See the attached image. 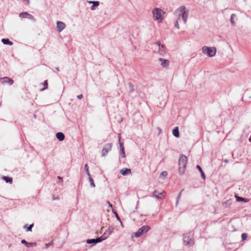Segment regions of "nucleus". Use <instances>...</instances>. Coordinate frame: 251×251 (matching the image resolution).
I'll return each mask as SVG.
<instances>
[{"label": "nucleus", "instance_id": "obj_1", "mask_svg": "<svg viewBox=\"0 0 251 251\" xmlns=\"http://www.w3.org/2000/svg\"><path fill=\"white\" fill-rule=\"evenodd\" d=\"M178 13V17L175 23V26L177 29H179V22L183 23L184 24L187 23L188 17V11L186 10L185 6L179 7L176 11Z\"/></svg>", "mask_w": 251, "mask_h": 251}, {"label": "nucleus", "instance_id": "obj_2", "mask_svg": "<svg viewBox=\"0 0 251 251\" xmlns=\"http://www.w3.org/2000/svg\"><path fill=\"white\" fill-rule=\"evenodd\" d=\"M187 163V157L183 154H181L179 159V174L180 175H183L185 171L186 165Z\"/></svg>", "mask_w": 251, "mask_h": 251}, {"label": "nucleus", "instance_id": "obj_3", "mask_svg": "<svg viewBox=\"0 0 251 251\" xmlns=\"http://www.w3.org/2000/svg\"><path fill=\"white\" fill-rule=\"evenodd\" d=\"M153 18L158 21V23H161L163 18L162 15L164 13L163 10L159 8H155L152 10Z\"/></svg>", "mask_w": 251, "mask_h": 251}, {"label": "nucleus", "instance_id": "obj_4", "mask_svg": "<svg viewBox=\"0 0 251 251\" xmlns=\"http://www.w3.org/2000/svg\"><path fill=\"white\" fill-rule=\"evenodd\" d=\"M202 52L209 57L214 56L216 54V49L215 47H208L204 46L202 49Z\"/></svg>", "mask_w": 251, "mask_h": 251}, {"label": "nucleus", "instance_id": "obj_5", "mask_svg": "<svg viewBox=\"0 0 251 251\" xmlns=\"http://www.w3.org/2000/svg\"><path fill=\"white\" fill-rule=\"evenodd\" d=\"M150 229V227L148 226H144L140 228L137 232L134 233L136 237H139L144 233L147 232Z\"/></svg>", "mask_w": 251, "mask_h": 251}, {"label": "nucleus", "instance_id": "obj_6", "mask_svg": "<svg viewBox=\"0 0 251 251\" xmlns=\"http://www.w3.org/2000/svg\"><path fill=\"white\" fill-rule=\"evenodd\" d=\"M183 241L186 245H189L190 246H192L194 243L192 237H191L190 233L184 234Z\"/></svg>", "mask_w": 251, "mask_h": 251}, {"label": "nucleus", "instance_id": "obj_7", "mask_svg": "<svg viewBox=\"0 0 251 251\" xmlns=\"http://www.w3.org/2000/svg\"><path fill=\"white\" fill-rule=\"evenodd\" d=\"M156 44L158 47V52L161 55H164L166 53V47L164 45L161 44L160 42L158 41Z\"/></svg>", "mask_w": 251, "mask_h": 251}, {"label": "nucleus", "instance_id": "obj_8", "mask_svg": "<svg viewBox=\"0 0 251 251\" xmlns=\"http://www.w3.org/2000/svg\"><path fill=\"white\" fill-rule=\"evenodd\" d=\"M112 147V143H108L106 144L102 150V156H105L106 154L111 151Z\"/></svg>", "mask_w": 251, "mask_h": 251}, {"label": "nucleus", "instance_id": "obj_9", "mask_svg": "<svg viewBox=\"0 0 251 251\" xmlns=\"http://www.w3.org/2000/svg\"><path fill=\"white\" fill-rule=\"evenodd\" d=\"M19 17L22 18H27L28 19L32 20L34 21H35V18H34V17L32 15L29 14L26 12H23L19 14Z\"/></svg>", "mask_w": 251, "mask_h": 251}, {"label": "nucleus", "instance_id": "obj_10", "mask_svg": "<svg viewBox=\"0 0 251 251\" xmlns=\"http://www.w3.org/2000/svg\"><path fill=\"white\" fill-rule=\"evenodd\" d=\"M0 82L3 83H8L9 85H12L14 83V81L8 77H4L0 78Z\"/></svg>", "mask_w": 251, "mask_h": 251}, {"label": "nucleus", "instance_id": "obj_11", "mask_svg": "<svg viewBox=\"0 0 251 251\" xmlns=\"http://www.w3.org/2000/svg\"><path fill=\"white\" fill-rule=\"evenodd\" d=\"M102 241H103V239L100 238V237H98L96 239H87L86 240V243L89 244H96L98 243L101 242Z\"/></svg>", "mask_w": 251, "mask_h": 251}, {"label": "nucleus", "instance_id": "obj_12", "mask_svg": "<svg viewBox=\"0 0 251 251\" xmlns=\"http://www.w3.org/2000/svg\"><path fill=\"white\" fill-rule=\"evenodd\" d=\"M65 27V24L62 22H57V29L59 32H61Z\"/></svg>", "mask_w": 251, "mask_h": 251}, {"label": "nucleus", "instance_id": "obj_13", "mask_svg": "<svg viewBox=\"0 0 251 251\" xmlns=\"http://www.w3.org/2000/svg\"><path fill=\"white\" fill-rule=\"evenodd\" d=\"M159 60L161 62V65L163 67L167 68L169 65V61L167 59L160 58Z\"/></svg>", "mask_w": 251, "mask_h": 251}, {"label": "nucleus", "instance_id": "obj_14", "mask_svg": "<svg viewBox=\"0 0 251 251\" xmlns=\"http://www.w3.org/2000/svg\"><path fill=\"white\" fill-rule=\"evenodd\" d=\"M232 203V201L231 199L227 200L222 203V206L224 208H229Z\"/></svg>", "mask_w": 251, "mask_h": 251}, {"label": "nucleus", "instance_id": "obj_15", "mask_svg": "<svg viewBox=\"0 0 251 251\" xmlns=\"http://www.w3.org/2000/svg\"><path fill=\"white\" fill-rule=\"evenodd\" d=\"M120 173L123 176H126L131 174V171L130 169L124 168L120 170Z\"/></svg>", "mask_w": 251, "mask_h": 251}, {"label": "nucleus", "instance_id": "obj_16", "mask_svg": "<svg viewBox=\"0 0 251 251\" xmlns=\"http://www.w3.org/2000/svg\"><path fill=\"white\" fill-rule=\"evenodd\" d=\"M120 140H121V136H120V134H119V144H120V150H121V153L122 154V157L124 158L126 156L123 144L120 142Z\"/></svg>", "mask_w": 251, "mask_h": 251}, {"label": "nucleus", "instance_id": "obj_17", "mask_svg": "<svg viewBox=\"0 0 251 251\" xmlns=\"http://www.w3.org/2000/svg\"><path fill=\"white\" fill-rule=\"evenodd\" d=\"M21 243L22 244H25V245L26 246V247L27 248H29L30 247H32V246H36L37 244L36 242H34V243H28L27 242H26L25 239H23L21 241Z\"/></svg>", "mask_w": 251, "mask_h": 251}, {"label": "nucleus", "instance_id": "obj_18", "mask_svg": "<svg viewBox=\"0 0 251 251\" xmlns=\"http://www.w3.org/2000/svg\"><path fill=\"white\" fill-rule=\"evenodd\" d=\"M111 234V230L110 229L107 230L100 237V238L103 239V240L106 239Z\"/></svg>", "mask_w": 251, "mask_h": 251}, {"label": "nucleus", "instance_id": "obj_19", "mask_svg": "<svg viewBox=\"0 0 251 251\" xmlns=\"http://www.w3.org/2000/svg\"><path fill=\"white\" fill-rule=\"evenodd\" d=\"M173 134L176 137H179L180 136L179 132V128L178 126H176L173 130Z\"/></svg>", "mask_w": 251, "mask_h": 251}, {"label": "nucleus", "instance_id": "obj_20", "mask_svg": "<svg viewBox=\"0 0 251 251\" xmlns=\"http://www.w3.org/2000/svg\"><path fill=\"white\" fill-rule=\"evenodd\" d=\"M56 137L60 141H63L65 138V136L62 132H57Z\"/></svg>", "mask_w": 251, "mask_h": 251}, {"label": "nucleus", "instance_id": "obj_21", "mask_svg": "<svg viewBox=\"0 0 251 251\" xmlns=\"http://www.w3.org/2000/svg\"><path fill=\"white\" fill-rule=\"evenodd\" d=\"M163 193H165L164 191H163L162 192H159L158 191L155 190L153 192V195L157 199H162V197H160L159 196L160 195H163Z\"/></svg>", "mask_w": 251, "mask_h": 251}, {"label": "nucleus", "instance_id": "obj_22", "mask_svg": "<svg viewBox=\"0 0 251 251\" xmlns=\"http://www.w3.org/2000/svg\"><path fill=\"white\" fill-rule=\"evenodd\" d=\"M88 2L90 3H93V5L91 7V9L92 10H95V6H98L100 4L99 1H89Z\"/></svg>", "mask_w": 251, "mask_h": 251}, {"label": "nucleus", "instance_id": "obj_23", "mask_svg": "<svg viewBox=\"0 0 251 251\" xmlns=\"http://www.w3.org/2000/svg\"><path fill=\"white\" fill-rule=\"evenodd\" d=\"M196 168L199 170L201 174V176L203 179H205V176L200 166L197 165Z\"/></svg>", "mask_w": 251, "mask_h": 251}, {"label": "nucleus", "instance_id": "obj_24", "mask_svg": "<svg viewBox=\"0 0 251 251\" xmlns=\"http://www.w3.org/2000/svg\"><path fill=\"white\" fill-rule=\"evenodd\" d=\"M1 42L3 43L4 45H12L13 43L11 42L9 39H2L1 40Z\"/></svg>", "mask_w": 251, "mask_h": 251}, {"label": "nucleus", "instance_id": "obj_25", "mask_svg": "<svg viewBox=\"0 0 251 251\" xmlns=\"http://www.w3.org/2000/svg\"><path fill=\"white\" fill-rule=\"evenodd\" d=\"M128 86L129 87V90L130 92H132L134 90V85L131 82L128 83Z\"/></svg>", "mask_w": 251, "mask_h": 251}, {"label": "nucleus", "instance_id": "obj_26", "mask_svg": "<svg viewBox=\"0 0 251 251\" xmlns=\"http://www.w3.org/2000/svg\"><path fill=\"white\" fill-rule=\"evenodd\" d=\"M3 179L7 183H8V182L10 183H12V178H11V177H9L8 176H3Z\"/></svg>", "mask_w": 251, "mask_h": 251}, {"label": "nucleus", "instance_id": "obj_27", "mask_svg": "<svg viewBox=\"0 0 251 251\" xmlns=\"http://www.w3.org/2000/svg\"><path fill=\"white\" fill-rule=\"evenodd\" d=\"M236 16V15L235 14H231V17H230V22L233 25H235V22L234 21V20H233V18L234 17H235Z\"/></svg>", "mask_w": 251, "mask_h": 251}, {"label": "nucleus", "instance_id": "obj_28", "mask_svg": "<svg viewBox=\"0 0 251 251\" xmlns=\"http://www.w3.org/2000/svg\"><path fill=\"white\" fill-rule=\"evenodd\" d=\"M89 179L90 182V185L92 187H94L95 186V184L94 183V180L93 178L91 177V176H89Z\"/></svg>", "mask_w": 251, "mask_h": 251}, {"label": "nucleus", "instance_id": "obj_29", "mask_svg": "<svg viewBox=\"0 0 251 251\" xmlns=\"http://www.w3.org/2000/svg\"><path fill=\"white\" fill-rule=\"evenodd\" d=\"M245 98L247 99L249 98V99H251V93L249 92H246L245 94Z\"/></svg>", "mask_w": 251, "mask_h": 251}, {"label": "nucleus", "instance_id": "obj_30", "mask_svg": "<svg viewBox=\"0 0 251 251\" xmlns=\"http://www.w3.org/2000/svg\"><path fill=\"white\" fill-rule=\"evenodd\" d=\"M85 170L86 171V172L88 176H90V172L89 171V167L88 164H86L84 166Z\"/></svg>", "mask_w": 251, "mask_h": 251}, {"label": "nucleus", "instance_id": "obj_31", "mask_svg": "<svg viewBox=\"0 0 251 251\" xmlns=\"http://www.w3.org/2000/svg\"><path fill=\"white\" fill-rule=\"evenodd\" d=\"M184 191V189H182L181 191L180 192V193H179L178 196H177V200H176V205H177L179 202V200L180 198V197H181V193L182 191Z\"/></svg>", "mask_w": 251, "mask_h": 251}, {"label": "nucleus", "instance_id": "obj_32", "mask_svg": "<svg viewBox=\"0 0 251 251\" xmlns=\"http://www.w3.org/2000/svg\"><path fill=\"white\" fill-rule=\"evenodd\" d=\"M236 200L238 201H246L244 198H241V197H240L238 196H236Z\"/></svg>", "mask_w": 251, "mask_h": 251}, {"label": "nucleus", "instance_id": "obj_33", "mask_svg": "<svg viewBox=\"0 0 251 251\" xmlns=\"http://www.w3.org/2000/svg\"><path fill=\"white\" fill-rule=\"evenodd\" d=\"M43 85L45 86V87L42 89V90H44L45 89H47V88H48V81H47V80L44 81Z\"/></svg>", "mask_w": 251, "mask_h": 251}, {"label": "nucleus", "instance_id": "obj_34", "mask_svg": "<svg viewBox=\"0 0 251 251\" xmlns=\"http://www.w3.org/2000/svg\"><path fill=\"white\" fill-rule=\"evenodd\" d=\"M242 239L243 240H245L246 239L247 237V234L246 233H243L241 236Z\"/></svg>", "mask_w": 251, "mask_h": 251}, {"label": "nucleus", "instance_id": "obj_35", "mask_svg": "<svg viewBox=\"0 0 251 251\" xmlns=\"http://www.w3.org/2000/svg\"><path fill=\"white\" fill-rule=\"evenodd\" d=\"M33 224L30 225L27 228V230L26 231H31V229H32V227H33Z\"/></svg>", "mask_w": 251, "mask_h": 251}, {"label": "nucleus", "instance_id": "obj_36", "mask_svg": "<svg viewBox=\"0 0 251 251\" xmlns=\"http://www.w3.org/2000/svg\"><path fill=\"white\" fill-rule=\"evenodd\" d=\"M77 98L79 100H81L83 98V95L82 94L79 95L77 96Z\"/></svg>", "mask_w": 251, "mask_h": 251}, {"label": "nucleus", "instance_id": "obj_37", "mask_svg": "<svg viewBox=\"0 0 251 251\" xmlns=\"http://www.w3.org/2000/svg\"><path fill=\"white\" fill-rule=\"evenodd\" d=\"M52 244V242H51L48 244H46V248H48L50 245Z\"/></svg>", "mask_w": 251, "mask_h": 251}, {"label": "nucleus", "instance_id": "obj_38", "mask_svg": "<svg viewBox=\"0 0 251 251\" xmlns=\"http://www.w3.org/2000/svg\"><path fill=\"white\" fill-rule=\"evenodd\" d=\"M161 175L166 176L167 175V173L166 172H163L161 173Z\"/></svg>", "mask_w": 251, "mask_h": 251}, {"label": "nucleus", "instance_id": "obj_39", "mask_svg": "<svg viewBox=\"0 0 251 251\" xmlns=\"http://www.w3.org/2000/svg\"><path fill=\"white\" fill-rule=\"evenodd\" d=\"M116 217H117V219L118 220H119L120 221H120V217H119V216H118V215L117 214H116Z\"/></svg>", "mask_w": 251, "mask_h": 251}, {"label": "nucleus", "instance_id": "obj_40", "mask_svg": "<svg viewBox=\"0 0 251 251\" xmlns=\"http://www.w3.org/2000/svg\"><path fill=\"white\" fill-rule=\"evenodd\" d=\"M24 1H26L27 2V4H29V0H23Z\"/></svg>", "mask_w": 251, "mask_h": 251}, {"label": "nucleus", "instance_id": "obj_41", "mask_svg": "<svg viewBox=\"0 0 251 251\" xmlns=\"http://www.w3.org/2000/svg\"><path fill=\"white\" fill-rule=\"evenodd\" d=\"M224 162H226V163H228V160L226 159H225L224 160Z\"/></svg>", "mask_w": 251, "mask_h": 251}, {"label": "nucleus", "instance_id": "obj_42", "mask_svg": "<svg viewBox=\"0 0 251 251\" xmlns=\"http://www.w3.org/2000/svg\"><path fill=\"white\" fill-rule=\"evenodd\" d=\"M56 70H57V71L59 72V69L58 67H56Z\"/></svg>", "mask_w": 251, "mask_h": 251}, {"label": "nucleus", "instance_id": "obj_43", "mask_svg": "<svg viewBox=\"0 0 251 251\" xmlns=\"http://www.w3.org/2000/svg\"><path fill=\"white\" fill-rule=\"evenodd\" d=\"M107 203L109 204V205L110 207H112V205L110 203V202L109 201H107Z\"/></svg>", "mask_w": 251, "mask_h": 251}, {"label": "nucleus", "instance_id": "obj_44", "mask_svg": "<svg viewBox=\"0 0 251 251\" xmlns=\"http://www.w3.org/2000/svg\"><path fill=\"white\" fill-rule=\"evenodd\" d=\"M58 178L62 180V178L60 176H58Z\"/></svg>", "mask_w": 251, "mask_h": 251}, {"label": "nucleus", "instance_id": "obj_45", "mask_svg": "<svg viewBox=\"0 0 251 251\" xmlns=\"http://www.w3.org/2000/svg\"><path fill=\"white\" fill-rule=\"evenodd\" d=\"M249 141H250V142H251V137H250V138H249Z\"/></svg>", "mask_w": 251, "mask_h": 251}, {"label": "nucleus", "instance_id": "obj_46", "mask_svg": "<svg viewBox=\"0 0 251 251\" xmlns=\"http://www.w3.org/2000/svg\"><path fill=\"white\" fill-rule=\"evenodd\" d=\"M11 246V244H9L8 246L9 248H10Z\"/></svg>", "mask_w": 251, "mask_h": 251}, {"label": "nucleus", "instance_id": "obj_47", "mask_svg": "<svg viewBox=\"0 0 251 251\" xmlns=\"http://www.w3.org/2000/svg\"><path fill=\"white\" fill-rule=\"evenodd\" d=\"M121 223V225L123 226V223L121 221H120Z\"/></svg>", "mask_w": 251, "mask_h": 251}, {"label": "nucleus", "instance_id": "obj_48", "mask_svg": "<svg viewBox=\"0 0 251 251\" xmlns=\"http://www.w3.org/2000/svg\"><path fill=\"white\" fill-rule=\"evenodd\" d=\"M26 226H27V225H25V226H24V227L25 228V227H26Z\"/></svg>", "mask_w": 251, "mask_h": 251}]
</instances>
